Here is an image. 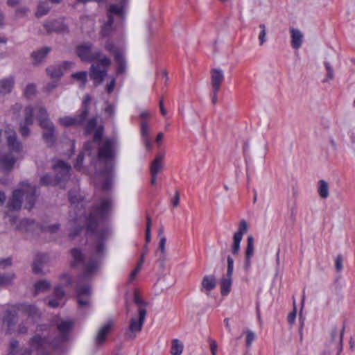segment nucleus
<instances>
[{
	"mask_svg": "<svg viewBox=\"0 0 355 355\" xmlns=\"http://www.w3.org/2000/svg\"><path fill=\"white\" fill-rule=\"evenodd\" d=\"M139 318H133L130 320L129 330L126 336L130 339H134L136 336L135 333L141 331L145 321L146 311L144 308H139L138 310Z\"/></svg>",
	"mask_w": 355,
	"mask_h": 355,
	"instance_id": "nucleus-8",
	"label": "nucleus"
},
{
	"mask_svg": "<svg viewBox=\"0 0 355 355\" xmlns=\"http://www.w3.org/2000/svg\"><path fill=\"white\" fill-rule=\"evenodd\" d=\"M47 304L51 308H57L60 305V302L59 299L55 297L54 300H49Z\"/></svg>",
	"mask_w": 355,
	"mask_h": 355,
	"instance_id": "nucleus-55",
	"label": "nucleus"
},
{
	"mask_svg": "<svg viewBox=\"0 0 355 355\" xmlns=\"http://www.w3.org/2000/svg\"><path fill=\"white\" fill-rule=\"evenodd\" d=\"M248 225L247 222L245 220H241L238 230L234 233V236L243 239V234L248 232Z\"/></svg>",
	"mask_w": 355,
	"mask_h": 355,
	"instance_id": "nucleus-38",
	"label": "nucleus"
},
{
	"mask_svg": "<svg viewBox=\"0 0 355 355\" xmlns=\"http://www.w3.org/2000/svg\"><path fill=\"white\" fill-rule=\"evenodd\" d=\"M123 6L122 5L110 6L107 12L108 20L105 24H104V25L102 27L101 33L103 36L109 35V33L111 31L112 25L113 24V15H115L120 17H123Z\"/></svg>",
	"mask_w": 355,
	"mask_h": 355,
	"instance_id": "nucleus-11",
	"label": "nucleus"
},
{
	"mask_svg": "<svg viewBox=\"0 0 355 355\" xmlns=\"http://www.w3.org/2000/svg\"><path fill=\"white\" fill-rule=\"evenodd\" d=\"M36 93V87L34 84H29L26 85L24 89V95L27 98H31Z\"/></svg>",
	"mask_w": 355,
	"mask_h": 355,
	"instance_id": "nucleus-45",
	"label": "nucleus"
},
{
	"mask_svg": "<svg viewBox=\"0 0 355 355\" xmlns=\"http://www.w3.org/2000/svg\"><path fill=\"white\" fill-rule=\"evenodd\" d=\"M216 286V279L214 275H205L201 281L200 291L209 295L211 291Z\"/></svg>",
	"mask_w": 355,
	"mask_h": 355,
	"instance_id": "nucleus-18",
	"label": "nucleus"
},
{
	"mask_svg": "<svg viewBox=\"0 0 355 355\" xmlns=\"http://www.w3.org/2000/svg\"><path fill=\"white\" fill-rule=\"evenodd\" d=\"M36 198L35 187L23 182L20 188L13 191L12 198L8 203V207L10 210L18 211L24 205L25 209H30L33 207Z\"/></svg>",
	"mask_w": 355,
	"mask_h": 355,
	"instance_id": "nucleus-2",
	"label": "nucleus"
},
{
	"mask_svg": "<svg viewBox=\"0 0 355 355\" xmlns=\"http://www.w3.org/2000/svg\"><path fill=\"white\" fill-rule=\"evenodd\" d=\"M71 253L72 257L71 264L73 267L78 266L83 263L85 257L78 249H73Z\"/></svg>",
	"mask_w": 355,
	"mask_h": 355,
	"instance_id": "nucleus-30",
	"label": "nucleus"
},
{
	"mask_svg": "<svg viewBox=\"0 0 355 355\" xmlns=\"http://www.w3.org/2000/svg\"><path fill=\"white\" fill-rule=\"evenodd\" d=\"M254 253V238L249 236L247 239V245L245 250L244 269L249 270L251 267V259Z\"/></svg>",
	"mask_w": 355,
	"mask_h": 355,
	"instance_id": "nucleus-17",
	"label": "nucleus"
},
{
	"mask_svg": "<svg viewBox=\"0 0 355 355\" xmlns=\"http://www.w3.org/2000/svg\"><path fill=\"white\" fill-rule=\"evenodd\" d=\"M51 51L49 47H43L39 50L33 51L31 53V58L33 60L34 64H38L41 63L47 56L49 53Z\"/></svg>",
	"mask_w": 355,
	"mask_h": 355,
	"instance_id": "nucleus-24",
	"label": "nucleus"
},
{
	"mask_svg": "<svg viewBox=\"0 0 355 355\" xmlns=\"http://www.w3.org/2000/svg\"><path fill=\"white\" fill-rule=\"evenodd\" d=\"M110 60L103 56L99 59L96 64H93L90 67L89 76L95 85L101 84L107 75V67L110 65Z\"/></svg>",
	"mask_w": 355,
	"mask_h": 355,
	"instance_id": "nucleus-5",
	"label": "nucleus"
},
{
	"mask_svg": "<svg viewBox=\"0 0 355 355\" xmlns=\"http://www.w3.org/2000/svg\"><path fill=\"white\" fill-rule=\"evenodd\" d=\"M15 278L13 272H9L0 275V286H6L10 284Z\"/></svg>",
	"mask_w": 355,
	"mask_h": 355,
	"instance_id": "nucleus-36",
	"label": "nucleus"
},
{
	"mask_svg": "<svg viewBox=\"0 0 355 355\" xmlns=\"http://www.w3.org/2000/svg\"><path fill=\"white\" fill-rule=\"evenodd\" d=\"M6 144L11 150V153L15 154H19L23 150V144L17 139V134L14 130H6Z\"/></svg>",
	"mask_w": 355,
	"mask_h": 355,
	"instance_id": "nucleus-13",
	"label": "nucleus"
},
{
	"mask_svg": "<svg viewBox=\"0 0 355 355\" xmlns=\"http://www.w3.org/2000/svg\"><path fill=\"white\" fill-rule=\"evenodd\" d=\"M58 80L54 79L53 80L47 83L44 87V91L50 93L58 86Z\"/></svg>",
	"mask_w": 355,
	"mask_h": 355,
	"instance_id": "nucleus-46",
	"label": "nucleus"
},
{
	"mask_svg": "<svg viewBox=\"0 0 355 355\" xmlns=\"http://www.w3.org/2000/svg\"><path fill=\"white\" fill-rule=\"evenodd\" d=\"M180 202V194L178 191H175V196L172 200V204L173 207H177L179 205Z\"/></svg>",
	"mask_w": 355,
	"mask_h": 355,
	"instance_id": "nucleus-59",
	"label": "nucleus"
},
{
	"mask_svg": "<svg viewBox=\"0 0 355 355\" xmlns=\"http://www.w3.org/2000/svg\"><path fill=\"white\" fill-rule=\"evenodd\" d=\"M184 345L178 339H173L171 341V354L172 355H181L183 352Z\"/></svg>",
	"mask_w": 355,
	"mask_h": 355,
	"instance_id": "nucleus-34",
	"label": "nucleus"
},
{
	"mask_svg": "<svg viewBox=\"0 0 355 355\" xmlns=\"http://www.w3.org/2000/svg\"><path fill=\"white\" fill-rule=\"evenodd\" d=\"M46 257L44 254H37L34 260L33 270L35 273H42V265L46 262Z\"/></svg>",
	"mask_w": 355,
	"mask_h": 355,
	"instance_id": "nucleus-29",
	"label": "nucleus"
},
{
	"mask_svg": "<svg viewBox=\"0 0 355 355\" xmlns=\"http://www.w3.org/2000/svg\"><path fill=\"white\" fill-rule=\"evenodd\" d=\"M54 169L58 173L56 178L53 179L51 176L46 174L41 178L42 184L52 185L58 184L62 179H64L68 175L71 166L62 161H58L54 165Z\"/></svg>",
	"mask_w": 355,
	"mask_h": 355,
	"instance_id": "nucleus-6",
	"label": "nucleus"
},
{
	"mask_svg": "<svg viewBox=\"0 0 355 355\" xmlns=\"http://www.w3.org/2000/svg\"><path fill=\"white\" fill-rule=\"evenodd\" d=\"M227 273H228L229 275H232L233 270H234V260L232 257H230L229 256V257H227Z\"/></svg>",
	"mask_w": 355,
	"mask_h": 355,
	"instance_id": "nucleus-51",
	"label": "nucleus"
},
{
	"mask_svg": "<svg viewBox=\"0 0 355 355\" xmlns=\"http://www.w3.org/2000/svg\"><path fill=\"white\" fill-rule=\"evenodd\" d=\"M141 139L144 142V144L146 148L148 150H150L152 148V143H151L150 137Z\"/></svg>",
	"mask_w": 355,
	"mask_h": 355,
	"instance_id": "nucleus-62",
	"label": "nucleus"
},
{
	"mask_svg": "<svg viewBox=\"0 0 355 355\" xmlns=\"http://www.w3.org/2000/svg\"><path fill=\"white\" fill-rule=\"evenodd\" d=\"M166 239L165 236H161L159 243V250H160L162 254L164 256L166 254Z\"/></svg>",
	"mask_w": 355,
	"mask_h": 355,
	"instance_id": "nucleus-47",
	"label": "nucleus"
},
{
	"mask_svg": "<svg viewBox=\"0 0 355 355\" xmlns=\"http://www.w3.org/2000/svg\"><path fill=\"white\" fill-rule=\"evenodd\" d=\"M21 105L19 104V103H15L14 104L12 107H11V111L14 113V114H17L18 112H19L21 110Z\"/></svg>",
	"mask_w": 355,
	"mask_h": 355,
	"instance_id": "nucleus-63",
	"label": "nucleus"
},
{
	"mask_svg": "<svg viewBox=\"0 0 355 355\" xmlns=\"http://www.w3.org/2000/svg\"><path fill=\"white\" fill-rule=\"evenodd\" d=\"M224 80V73L221 69H214L211 71V83L214 90L219 91Z\"/></svg>",
	"mask_w": 355,
	"mask_h": 355,
	"instance_id": "nucleus-21",
	"label": "nucleus"
},
{
	"mask_svg": "<svg viewBox=\"0 0 355 355\" xmlns=\"http://www.w3.org/2000/svg\"><path fill=\"white\" fill-rule=\"evenodd\" d=\"M93 148V142H87L83 148V151L80 153V155L77 157L76 163L74 165V167L77 169H80L83 161V157L85 153H87L88 155H91V151Z\"/></svg>",
	"mask_w": 355,
	"mask_h": 355,
	"instance_id": "nucleus-27",
	"label": "nucleus"
},
{
	"mask_svg": "<svg viewBox=\"0 0 355 355\" xmlns=\"http://www.w3.org/2000/svg\"><path fill=\"white\" fill-rule=\"evenodd\" d=\"M50 10V7L49 6L46 2L40 3L37 6V10L36 12L37 17H41L44 15H46Z\"/></svg>",
	"mask_w": 355,
	"mask_h": 355,
	"instance_id": "nucleus-40",
	"label": "nucleus"
},
{
	"mask_svg": "<svg viewBox=\"0 0 355 355\" xmlns=\"http://www.w3.org/2000/svg\"><path fill=\"white\" fill-rule=\"evenodd\" d=\"M33 224V221L29 219H22L19 224H16V227L21 230H28L29 227H31V225Z\"/></svg>",
	"mask_w": 355,
	"mask_h": 355,
	"instance_id": "nucleus-43",
	"label": "nucleus"
},
{
	"mask_svg": "<svg viewBox=\"0 0 355 355\" xmlns=\"http://www.w3.org/2000/svg\"><path fill=\"white\" fill-rule=\"evenodd\" d=\"M134 302L138 305L139 308H144V306H145V303L142 300V299L141 298V297L139 296V293L137 291H135V296H134Z\"/></svg>",
	"mask_w": 355,
	"mask_h": 355,
	"instance_id": "nucleus-48",
	"label": "nucleus"
},
{
	"mask_svg": "<svg viewBox=\"0 0 355 355\" xmlns=\"http://www.w3.org/2000/svg\"><path fill=\"white\" fill-rule=\"evenodd\" d=\"M329 184L324 180H320L318 183V192L321 198L326 199L329 197Z\"/></svg>",
	"mask_w": 355,
	"mask_h": 355,
	"instance_id": "nucleus-31",
	"label": "nucleus"
},
{
	"mask_svg": "<svg viewBox=\"0 0 355 355\" xmlns=\"http://www.w3.org/2000/svg\"><path fill=\"white\" fill-rule=\"evenodd\" d=\"M243 334L246 335V346L250 347L255 339V334L248 329H244Z\"/></svg>",
	"mask_w": 355,
	"mask_h": 355,
	"instance_id": "nucleus-42",
	"label": "nucleus"
},
{
	"mask_svg": "<svg viewBox=\"0 0 355 355\" xmlns=\"http://www.w3.org/2000/svg\"><path fill=\"white\" fill-rule=\"evenodd\" d=\"M140 270H141L140 266H137L136 267V268H135V270L130 275V277H129L130 282H132L134 280V279L135 278L139 272Z\"/></svg>",
	"mask_w": 355,
	"mask_h": 355,
	"instance_id": "nucleus-58",
	"label": "nucleus"
},
{
	"mask_svg": "<svg viewBox=\"0 0 355 355\" xmlns=\"http://www.w3.org/2000/svg\"><path fill=\"white\" fill-rule=\"evenodd\" d=\"M105 48L109 52L113 53L115 57L116 62L118 64L117 73L121 74L125 71V62L123 57V51L121 49H119L114 45L110 42H108Z\"/></svg>",
	"mask_w": 355,
	"mask_h": 355,
	"instance_id": "nucleus-12",
	"label": "nucleus"
},
{
	"mask_svg": "<svg viewBox=\"0 0 355 355\" xmlns=\"http://www.w3.org/2000/svg\"><path fill=\"white\" fill-rule=\"evenodd\" d=\"M114 325V322L112 320L107 321L105 324H103L100 329L98 330L97 335L96 336V343L98 345H102L105 340L109 333L110 332L112 327Z\"/></svg>",
	"mask_w": 355,
	"mask_h": 355,
	"instance_id": "nucleus-20",
	"label": "nucleus"
},
{
	"mask_svg": "<svg viewBox=\"0 0 355 355\" xmlns=\"http://www.w3.org/2000/svg\"><path fill=\"white\" fill-rule=\"evenodd\" d=\"M87 116V111L85 108L81 111L78 116H64L60 117L58 120L59 123L63 126H77L80 125L86 119Z\"/></svg>",
	"mask_w": 355,
	"mask_h": 355,
	"instance_id": "nucleus-14",
	"label": "nucleus"
},
{
	"mask_svg": "<svg viewBox=\"0 0 355 355\" xmlns=\"http://www.w3.org/2000/svg\"><path fill=\"white\" fill-rule=\"evenodd\" d=\"M242 239L234 236L233 243L232 245V252L234 255L236 256L239 254L240 251V243Z\"/></svg>",
	"mask_w": 355,
	"mask_h": 355,
	"instance_id": "nucleus-41",
	"label": "nucleus"
},
{
	"mask_svg": "<svg viewBox=\"0 0 355 355\" xmlns=\"http://www.w3.org/2000/svg\"><path fill=\"white\" fill-rule=\"evenodd\" d=\"M105 112L107 114H108L109 116H112L114 115V107L112 105H108L105 109Z\"/></svg>",
	"mask_w": 355,
	"mask_h": 355,
	"instance_id": "nucleus-61",
	"label": "nucleus"
},
{
	"mask_svg": "<svg viewBox=\"0 0 355 355\" xmlns=\"http://www.w3.org/2000/svg\"><path fill=\"white\" fill-rule=\"evenodd\" d=\"M97 124V121L96 119H92L91 120H89L87 124V127H86V133H89L92 130H93L94 129V128L96 127Z\"/></svg>",
	"mask_w": 355,
	"mask_h": 355,
	"instance_id": "nucleus-49",
	"label": "nucleus"
},
{
	"mask_svg": "<svg viewBox=\"0 0 355 355\" xmlns=\"http://www.w3.org/2000/svg\"><path fill=\"white\" fill-rule=\"evenodd\" d=\"M91 288L89 286H79L77 288L78 304L81 307H89L90 305Z\"/></svg>",
	"mask_w": 355,
	"mask_h": 355,
	"instance_id": "nucleus-15",
	"label": "nucleus"
},
{
	"mask_svg": "<svg viewBox=\"0 0 355 355\" xmlns=\"http://www.w3.org/2000/svg\"><path fill=\"white\" fill-rule=\"evenodd\" d=\"M74 63L70 61H64L60 64L51 65L46 69L47 75L53 79L60 80L63 75V71L71 69Z\"/></svg>",
	"mask_w": 355,
	"mask_h": 355,
	"instance_id": "nucleus-10",
	"label": "nucleus"
},
{
	"mask_svg": "<svg viewBox=\"0 0 355 355\" xmlns=\"http://www.w3.org/2000/svg\"><path fill=\"white\" fill-rule=\"evenodd\" d=\"M15 86V77L10 76L0 79V94L6 95L11 93Z\"/></svg>",
	"mask_w": 355,
	"mask_h": 355,
	"instance_id": "nucleus-22",
	"label": "nucleus"
},
{
	"mask_svg": "<svg viewBox=\"0 0 355 355\" xmlns=\"http://www.w3.org/2000/svg\"><path fill=\"white\" fill-rule=\"evenodd\" d=\"M218 345L216 341L211 340L210 342V349L212 355H216Z\"/></svg>",
	"mask_w": 355,
	"mask_h": 355,
	"instance_id": "nucleus-60",
	"label": "nucleus"
},
{
	"mask_svg": "<svg viewBox=\"0 0 355 355\" xmlns=\"http://www.w3.org/2000/svg\"><path fill=\"white\" fill-rule=\"evenodd\" d=\"M36 117L43 129L42 137L47 146H51L55 140V126L48 116L45 107L38 105L35 107Z\"/></svg>",
	"mask_w": 355,
	"mask_h": 355,
	"instance_id": "nucleus-4",
	"label": "nucleus"
},
{
	"mask_svg": "<svg viewBox=\"0 0 355 355\" xmlns=\"http://www.w3.org/2000/svg\"><path fill=\"white\" fill-rule=\"evenodd\" d=\"M54 294L56 298L61 300L64 295V292L62 288L58 286L55 288Z\"/></svg>",
	"mask_w": 355,
	"mask_h": 355,
	"instance_id": "nucleus-53",
	"label": "nucleus"
},
{
	"mask_svg": "<svg viewBox=\"0 0 355 355\" xmlns=\"http://www.w3.org/2000/svg\"><path fill=\"white\" fill-rule=\"evenodd\" d=\"M12 265V259L11 258H6L3 259H0V270L6 269V268Z\"/></svg>",
	"mask_w": 355,
	"mask_h": 355,
	"instance_id": "nucleus-50",
	"label": "nucleus"
},
{
	"mask_svg": "<svg viewBox=\"0 0 355 355\" xmlns=\"http://www.w3.org/2000/svg\"><path fill=\"white\" fill-rule=\"evenodd\" d=\"M18 157L12 153H3L0 155V168L6 171H11Z\"/></svg>",
	"mask_w": 355,
	"mask_h": 355,
	"instance_id": "nucleus-16",
	"label": "nucleus"
},
{
	"mask_svg": "<svg viewBox=\"0 0 355 355\" xmlns=\"http://www.w3.org/2000/svg\"><path fill=\"white\" fill-rule=\"evenodd\" d=\"M261 32L259 35V45L262 46L266 41V28L265 24H261L259 25Z\"/></svg>",
	"mask_w": 355,
	"mask_h": 355,
	"instance_id": "nucleus-44",
	"label": "nucleus"
},
{
	"mask_svg": "<svg viewBox=\"0 0 355 355\" xmlns=\"http://www.w3.org/2000/svg\"><path fill=\"white\" fill-rule=\"evenodd\" d=\"M61 279H62V282L65 284V285H69L71 284V276L67 274V273H64L62 275V277H61Z\"/></svg>",
	"mask_w": 355,
	"mask_h": 355,
	"instance_id": "nucleus-56",
	"label": "nucleus"
},
{
	"mask_svg": "<svg viewBox=\"0 0 355 355\" xmlns=\"http://www.w3.org/2000/svg\"><path fill=\"white\" fill-rule=\"evenodd\" d=\"M24 311L26 313L28 317L31 318L33 320H35L36 318L40 317V313L37 309L31 304H26L23 307Z\"/></svg>",
	"mask_w": 355,
	"mask_h": 355,
	"instance_id": "nucleus-35",
	"label": "nucleus"
},
{
	"mask_svg": "<svg viewBox=\"0 0 355 355\" xmlns=\"http://www.w3.org/2000/svg\"><path fill=\"white\" fill-rule=\"evenodd\" d=\"M34 110L32 107L27 106L24 110V120L19 123V131L21 135L24 137H27L30 135L29 125H33L34 122L33 119Z\"/></svg>",
	"mask_w": 355,
	"mask_h": 355,
	"instance_id": "nucleus-9",
	"label": "nucleus"
},
{
	"mask_svg": "<svg viewBox=\"0 0 355 355\" xmlns=\"http://www.w3.org/2000/svg\"><path fill=\"white\" fill-rule=\"evenodd\" d=\"M69 198L71 203L70 212L73 211L75 215L73 217L71 214L72 220L78 223L84 221L87 227V233L91 234L92 239L95 241L93 254L85 266V275L79 277V281L81 282L84 281L86 277L96 272L98 269L101 256L105 250L104 241L109 235V230L108 229L100 230L97 227L99 223L110 214L112 202L108 197L101 198L94 207L89 217L82 218L84 214L82 196L78 191H70Z\"/></svg>",
	"mask_w": 355,
	"mask_h": 355,
	"instance_id": "nucleus-1",
	"label": "nucleus"
},
{
	"mask_svg": "<svg viewBox=\"0 0 355 355\" xmlns=\"http://www.w3.org/2000/svg\"><path fill=\"white\" fill-rule=\"evenodd\" d=\"M291 37V46L293 49H298L301 47L303 42V34L299 30L294 28H290Z\"/></svg>",
	"mask_w": 355,
	"mask_h": 355,
	"instance_id": "nucleus-23",
	"label": "nucleus"
},
{
	"mask_svg": "<svg viewBox=\"0 0 355 355\" xmlns=\"http://www.w3.org/2000/svg\"><path fill=\"white\" fill-rule=\"evenodd\" d=\"M151 131V125L146 120H141L140 134L141 139L150 138Z\"/></svg>",
	"mask_w": 355,
	"mask_h": 355,
	"instance_id": "nucleus-33",
	"label": "nucleus"
},
{
	"mask_svg": "<svg viewBox=\"0 0 355 355\" xmlns=\"http://www.w3.org/2000/svg\"><path fill=\"white\" fill-rule=\"evenodd\" d=\"M164 155H158L156 156L155 159L152 162L150 167V175H158L159 173L162 171L164 164L163 160Z\"/></svg>",
	"mask_w": 355,
	"mask_h": 355,
	"instance_id": "nucleus-26",
	"label": "nucleus"
},
{
	"mask_svg": "<svg viewBox=\"0 0 355 355\" xmlns=\"http://www.w3.org/2000/svg\"><path fill=\"white\" fill-rule=\"evenodd\" d=\"M324 64L327 70V75L322 81L323 83H329L334 78V69L328 62H324Z\"/></svg>",
	"mask_w": 355,
	"mask_h": 355,
	"instance_id": "nucleus-39",
	"label": "nucleus"
},
{
	"mask_svg": "<svg viewBox=\"0 0 355 355\" xmlns=\"http://www.w3.org/2000/svg\"><path fill=\"white\" fill-rule=\"evenodd\" d=\"M335 266L338 271H340L343 269V258L341 255H338L336 257Z\"/></svg>",
	"mask_w": 355,
	"mask_h": 355,
	"instance_id": "nucleus-54",
	"label": "nucleus"
},
{
	"mask_svg": "<svg viewBox=\"0 0 355 355\" xmlns=\"http://www.w3.org/2000/svg\"><path fill=\"white\" fill-rule=\"evenodd\" d=\"M71 78L79 84L80 87L84 88L87 80V72L79 71L72 73Z\"/></svg>",
	"mask_w": 355,
	"mask_h": 355,
	"instance_id": "nucleus-32",
	"label": "nucleus"
},
{
	"mask_svg": "<svg viewBox=\"0 0 355 355\" xmlns=\"http://www.w3.org/2000/svg\"><path fill=\"white\" fill-rule=\"evenodd\" d=\"M232 284V275H229L226 273L220 279V289L222 295H227L231 291Z\"/></svg>",
	"mask_w": 355,
	"mask_h": 355,
	"instance_id": "nucleus-25",
	"label": "nucleus"
},
{
	"mask_svg": "<svg viewBox=\"0 0 355 355\" xmlns=\"http://www.w3.org/2000/svg\"><path fill=\"white\" fill-rule=\"evenodd\" d=\"M103 133V127L98 128L94 132V141H99L102 138Z\"/></svg>",
	"mask_w": 355,
	"mask_h": 355,
	"instance_id": "nucleus-52",
	"label": "nucleus"
},
{
	"mask_svg": "<svg viewBox=\"0 0 355 355\" xmlns=\"http://www.w3.org/2000/svg\"><path fill=\"white\" fill-rule=\"evenodd\" d=\"M51 286V283L46 280L42 279L37 282L34 284V294L36 295L39 293H44L50 289Z\"/></svg>",
	"mask_w": 355,
	"mask_h": 355,
	"instance_id": "nucleus-28",
	"label": "nucleus"
},
{
	"mask_svg": "<svg viewBox=\"0 0 355 355\" xmlns=\"http://www.w3.org/2000/svg\"><path fill=\"white\" fill-rule=\"evenodd\" d=\"M296 318V308L295 307L293 312L290 313L288 315V322L289 324H293Z\"/></svg>",
	"mask_w": 355,
	"mask_h": 355,
	"instance_id": "nucleus-57",
	"label": "nucleus"
},
{
	"mask_svg": "<svg viewBox=\"0 0 355 355\" xmlns=\"http://www.w3.org/2000/svg\"><path fill=\"white\" fill-rule=\"evenodd\" d=\"M113 143L111 140H106L98 150L99 162L105 165V169L101 172L102 176L105 179L102 185L103 190L110 189L112 182L110 176L114 168Z\"/></svg>",
	"mask_w": 355,
	"mask_h": 355,
	"instance_id": "nucleus-3",
	"label": "nucleus"
},
{
	"mask_svg": "<svg viewBox=\"0 0 355 355\" xmlns=\"http://www.w3.org/2000/svg\"><path fill=\"white\" fill-rule=\"evenodd\" d=\"M15 323V315L11 312H8L7 315L3 318V324L7 325L8 331L12 329Z\"/></svg>",
	"mask_w": 355,
	"mask_h": 355,
	"instance_id": "nucleus-37",
	"label": "nucleus"
},
{
	"mask_svg": "<svg viewBox=\"0 0 355 355\" xmlns=\"http://www.w3.org/2000/svg\"><path fill=\"white\" fill-rule=\"evenodd\" d=\"M76 54L83 62H92L100 58L99 51L92 50V44L90 42H84L76 48Z\"/></svg>",
	"mask_w": 355,
	"mask_h": 355,
	"instance_id": "nucleus-7",
	"label": "nucleus"
},
{
	"mask_svg": "<svg viewBox=\"0 0 355 355\" xmlns=\"http://www.w3.org/2000/svg\"><path fill=\"white\" fill-rule=\"evenodd\" d=\"M344 327L341 329L334 328L331 332L330 340L334 348L341 352L343 350V337Z\"/></svg>",
	"mask_w": 355,
	"mask_h": 355,
	"instance_id": "nucleus-19",
	"label": "nucleus"
},
{
	"mask_svg": "<svg viewBox=\"0 0 355 355\" xmlns=\"http://www.w3.org/2000/svg\"><path fill=\"white\" fill-rule=\"evenodd\" d=\"M115 86V79L114 78H112L110 81V83L107 85V91L108 93H111L113 89H114V87Z\"/></svg>",
	"mask_w": 355,
	"mask_h": 355,
	"instance_id": "nucleus-64",
	"label": "nucleus"
}]
</instances>
